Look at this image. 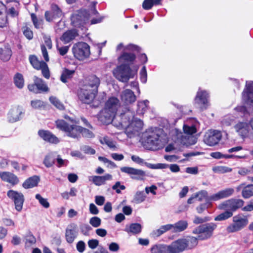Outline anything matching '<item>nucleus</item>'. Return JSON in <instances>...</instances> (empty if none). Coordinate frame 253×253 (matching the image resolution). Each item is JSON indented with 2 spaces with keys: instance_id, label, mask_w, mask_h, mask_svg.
I'll list each match as a JSON object with an SVG mask.
<instances>
[{
  "instance_id": "1",
  "label": "nucleus",
  "mask_w": 253,
  "mask_h": 253,
  "mask_svg": "<svg viewBox=\"0 0 253 253\" xmlns=\"http://www.w3.org/2000/svg\"><path fill=\"white\" fill-rule=\"evenodd\" d=\"M122 126L125 127V133L127 136L131 138L139 135L143 123L140 119L134 117L133 112L128 110L122 114Z\"/></svg>"
},
{
  "instance_id": "2",
  "label": "nucleus",
  "mask_w": 253,
  "mask_h": 253,
  "mask_svg": "<svg viewBox=\"0 0 253 253\" xmlns=\"http://www.w3.org/2000/svg\"><path fill=\"white\" fill-rule=\"evenodd\" d=\"M56 125L58 128L64 131L70 137L78 138L81 134L87 138H92L94 136L91 131L79 126L69 125L63 120H57Z\"/></svg>"
},
{
  "instance_id": "3",
  "label": "nucleus",
  "mask_w": 253,
  "mask_h": 253,
  "mask_svg": "<svg viewBox=\"0 0 253 253\" xmlns=\"http://www.w3.org/2000/svg\"><path fill=\"white\" fill-rule=\"evenodd\" d=\"M197 239L193 236H186L178 239L169 245L170 253H181L195 248L198 245Z\"/></svg>"
},
{
  "instance_id": "4",
  "label": "nucleus",
  "mask_w": 253,
  "mask_h": 253,
  "mask_svg": "<svg viewBox=\"0 0 253 253\" xmlns=\"http://www.w3.org/2000/svg\"><path fill=\"white\" fill-rule=\"evenodd\" d=\"M138 68L137 65L131 68L127 65H120L113 70V74L120 82L127 83L129 79L134 78L137 75Z\"/></svg>"
},
{
  "instance_id": "5",
  "label": "nucleus",
  "mask_w": 253,
  "mask_h": 253,
  "mask_svg": "<svg viewBox=\"0 0 253 253\" xmlns=\"http://www.w3.org/2000/svg\"><path fill=\"white\" fill-rule=\"evenodd\" d=\"M234 193V189L228 188L218 191V192L208 197V192L206 190H201L194 195L195 199L198 201H202L207 199L209 202L216 201L220 199L227 198L232 196Z\"/></svg>"
},
{
  "instance_id": "6",
  "label": "nucleus",
  "mask_w": 253,
  "mask_h": 253,
  "mask_svg": "<svg viewBox=\"0 0 253 253\" xmlns=\"http://www.w3.org/2000/svg\"><path fill=\"white\" fill-rule=\"evenodd\" d=\"M136 49V47L133 44L125 46L123 43L119 44L117 46V51H123L122 54L118 57V62L120 65H127L130 66L135 59V55L130 51Z\"/></svg>"
},
{
  "instance_id": "7",
  "label": "nucleus",
  "mask_w": 253,
  "mask_h": 253,
  "mask_svg": "<svg viewBox=\"0 0 253 253\" xmlns=\"http://www.w3.org/2000/svg\"><path fill=\"white\" fill-rule=\"evenodd\" d=\"M97 13V11L95 8L91 9L89 11H87L85 10L76 11L71 17L72 25L78 28L83 27L93 15H95Z\"/></svg>"
},
{
  "instance_id": "8",
  "label": "nucleus",
  "mask_w": 253,
  "mask_h": 253,
  "mask_svg": "<svg viewBox=\"0 0 253 253\" xmlns=\"http://www.w3.org/2000/svg\"><path fill=\"white\" fill-rule=\"evenodd\" d=\"M214 223L211 222L202 224L196 228L192 232L194 234H198V240H206L211 238L214 230L216 228Z\"/></svg>"
},
{
  "instance_id": "9",
  "label": "nucleus",
  "mask_w": 253,
  "mask_h": 253,
  "mask_svg": "<svg viewBox=\"0 0 253 253\" xmlns=\"http://www.w3.org/2000/svg\"><path fill=\"white\" fill-rule=\"evenodd\" d=\"M232 221V223L229 224L226 228L228 233L237 232L242 230L249 223L248 217L241 214L233 216Z\"/></svg>"
},
{
  "instance_id": "10",
  "label": "nucleus",
  "mask_w": 253,
  "mask_h": 253,
  "mask_svg": "<svg viewBox=\"0 0 253 253\" xmlns=\"http://www.w3.org/2000/svg\"><path fill=\"white\" fill-rule=\"evenodd\" d=\"M172 139L181 144L186 146L195 144L197 142V138L193 135L183 134L177 128L172 129L171 131Z\"/></svg>"
},
{
  "instance_id": "11",
  "label": "nucleus",
  "mask_w": 253,
  "mask_h": 253,
  "mask_svg": "<svg viewBox=\"0 0 253 253\" xmlns=\"http://www.w3.org/2000/svg\"><path fill=\"white\" fill-rule=\"evenodd\" d=\"M72 50L74 57L80 60L86 58L90 54L89 46L84 42H78L74 44Z\"/></svg>"
},
{
  "instance_id": "12",
  "label": "nucleus",
  "mask_w": 253,
  "mask_h": 253,
  "mask_svg": "<svg viewBox=\"0 0 253 253\" xmlns=\"http://www.w3.org/2000/svg\"><path fill=\"white\" fill-rule=\"evenodd\" d=\"M244 203V201L242 199H230L220 204L218 208L220 210L228 209L233 212V211L242 208Z\"/></svg>"
},
{
  "instance_id": "13",
  "label": "nucleus",
  "mask_w": 253,
  "mask_h": 253,
  "mask_svg": "<svg viewBox=\"0 0 253 253\" xmlns=\"http://www.w3.org/2000/svg\"><path fill=\"white\" fill-rule=\"evenodd\" d=\"M7 196L9 198L13 201L15 207V209L20 211L22 208L24 202V197L23 194L16 191L10 190L7 192Z\"/></svg>"
},
{
  "instance_id": "14",
  "label": "nucleus",
  "mask_w": 253,
  "mask_h": 253,
  "mask_svg": "<svg viewBox=\"0 0 253 253\" xmlns=\"http://www.w3.org/2000/svg\"><path fill=\"white\" fill-rule=\"evenodd\" d=\"M222 134L219 131L214 130L206 133L204 142L209 146H212L217 144L221 140Z\"/></svg>"
},
{
  "instance_id": "15",
  "label": "nucleus",
  "mask_w": 253,
  "mask_h": 253,
  "mask_svg": "<svg viewBox=\"0 0 253 253\" xmlns=\"http://www.w3.org/2000/svg\"><path fill=\"white\" fill-rule=\"evenodd\" d=\"M24 113V111L22 107L15 106L8 111L7 115V121L11 123L18 122L21 120Z\"/></svg>"
},
{
  "instance_id": "16",
  "label": "nucleus",
  "mask_w": 253,
  "mask_h": 253,
  "mask_svg": "<svg viewBox=\"0 0 253 253\" xmlns=\"http://www.w3.org/2000/svg\"><path fill=\"white\" fill-rule=\"evenodd\" d=\"M97 93V92L84 86L79 92L78 96L83 102L89 104L94 100Z\"/></svg>"
},
{
  "instance_id": "17",
  "label": "nucleus",
  "mask_w": 253,
  "mask_h": 253,
  "mask_svg": "<svg viewBox=\"0 0 253 253\" xmlns=\"http://www.w3.org/2000/svg\"><path fill=\"white\" fill-rule=\"evenodd\" d=\"M122 103L125 106H128L135 102L136 95L134 92L129 89H125L122 91L120 94Z\"/></svg>"
},
{
  "instance_id": "18",
  "label": "nucleus",
  "mask_w": 253,
  "mask_h": 253,
  "mask_svg": "<svg viewBox=\"0 0 253 253\" xmlns=\"http://www.w3.org/2000/svg\"><path fill=\"white\" fill-rule=\"evenodd\" d=\"M121 171L129 175L132 179L142 180L145 176V172L142 169H136L132 167H123L121 168Z\"/></svg>"
},
{
  "instance_id": "19",
  "label": "nucleus",
  "mask_w": 253,
  "mask_h": 253,
  "mask_svg": "<svg viewBox=\"0 0 253 253\" xmlns=\"http://www.w3.org/2000/svg\"><path fill=\"white\" fill-rule=\"evenodd\" d=\"M209 93L206 90L199 89L195 98V104L203 109L207 108L209 105Z\"/></svg>"
},
{
  "instance_id": "20",
  "label": "nucleus",
  "mask_w": 253,
  "mask_h": 253,
  "mask_svg": "<svg viewBox=\"0 0 253 253\" xmlns=\"http://www.w3.org/2000/svg\"><path fill=\"white\" fill-rule=\"evenodd\" d=\"M131 159L134 162L140 165H144L148 168L151 169H165L168 167V166L166 164L158 163L152 164L145 162L143 159L135 155L131 156Z\"/></svg>"
},
{
  "instance_id": "21",
  "label": "nucleus",
  "mask_w": 253,
  "mask_h": 253,
  "mask_svg": "<svg viewBox=\"0 0 253 253\" xmlns=\"http://www.w3.org/2000/svg\"><path fill=\"white\" fill-rule=\"evenodd\" d=\"M250 124L247 122H240L234 126V128L240 137L246 138L249 135L250 131Z\"/></svg>"
},
{
  "instance_id": "22",
  "label": "nucleus",
  "mask_w": 253,
  "mask_h": 253,
  "mask_svg": "<svg viewBox=\"0 0 253 253\" xmlns=\"http://www.w3.org/2000/svg\"><path fill=\"white\" fill-rule=\"evenodd\" d=\"M237 192L242 190V196L244 199H249L253 196V184L246 185L243 183L236 187Z\"/></svg>"
},
{
  "instance_id": "23",
  "label": "nucleus",
  "mask_w": 253,
  "mask_h": 253,
  "mask_svg": "<svg viewBox=\"0 0 253 253\" xmlns=\"http://www.w3.org/2000/svg\"><path fill=\"white\" fill-rule=\"evenodd\" d=\"M116 113L104 108L98 114V120L104 124L110 123Z\"/></svg>"
},
{
  "instance_id": "24",
  "label": "nucleus",
  "mask_w": 253,
  "mask_h": 253,
  "mask_svg": "<svg viewBox=\"0 0 253 253\" xmlns=\"http://www.w3.org/2000/svg\"><path fill=\"white\" fill-rule=\"evenodd\" d=\"M78 235L77 225L75 223L70 224L66 228L65 237L69 243L74 242Z\"/></svg>"
},
{
  "instance_id": "25",
  "label": "nucleus",
  "mask_w": 253,
  "mask_h": 253,
  "mask_svg": "<svg viewBox=\"0 0 253 253\" xmlns=\"http://www.w3.org/2000/svg\"><path fill=\"white\" fill-rule=\"evenodd\" d=\"M120 105V101L117 97L111 96L105 102L104 107L106 108V109H108L116 113Z\"/></svg>"
},
{
  "instance_id": "26",
  "label": "nucleus",
  "mask_w": 253,
  "mask_h": 253,
  "mask_svg": "<svg viewBox=\"0 0 253 253\" xmlns=\"http://www.w3.org/2000/svg\"><path fill=\"white\" fill-rule=\"evenodd\" d=\"M38 134L44 140L51 143L57 144L60 141L55 135L48 130H40Z\"/></svg>"
},
{
  "instance_id": "27",
  "label": "nucleus",
  "mask_w": 253,
  "mask_h": 253,
  "mask_svg": "<svg viewBox=\"0 0 253 253\" xmlns=\"http://www.w3.org/2000/svg\"><path fill=\"white\" fill-rule=\"evenodd\" d=\"M100 83V79L96 76L92 75L88 78L87 83L84 86L88 89H91L95 92H98V87Z\"/></svg>"
},
{
  "instance_id": "28",
  "label": "nucleus",
  "mask_w": 253,
  "mask_h": 253,
  "mask_svg": "<svg viewBox=\"0 0 253 253\" xmlns=\"http://www.w3.org/2000/svg\"><path fill=\"white\" fill-rule=\"evenodd\" d=\"M44 44L41 45L42 56L46 61H48L49 57L45 46L49 49L52 48V44L50 36L44 35L43 37Z\"/></svg>"
},
{
  "instance_id": "29",
  "label": "nucleus",
  "mask_w": 253,
  "mask_h": 253,
  "mask_svg": "<svg viewBox=\"0 0 253 253\" xmlns=\"http://www.w3.org/2000/svg\"><path fill=\"white\" fill-rule=\"evenodd\" d=\"M112 176L110 174H106L103 176H92L89 178V180L91 181L95 185L100 186L105 183L107 180H111Z\"/></svg>"
},
{
  "instance_id": "30",
  "label": "nucleus",
  "mask_w": 253,
  "mask_h": 253,
  "mask_svg": "<svg viewBox=\"0 0 253 253\" xmlns=\"http://www.w3.org/2000/svg\"><path fill=\"white\" fill-rule=\"evenodd\" d=\"M1 179L4 181L8 182L12 185H16L19 182L17 176L9 172H3L1 173Z\"/></svg>"
},
{
  "instance_id": "31",
  "label": "nucleus",
  "mask_w": 253,
  "mask_h": 253,
  "mask_svg": "<svg viewBox=\"0 0 253 253\" xmlns=\"http://www.w3.org/2000/svg\"><path fill=\"white\" fill-rule=\"evenodd\" d=\"M78 36V34L76 30H71L65 32L60 39L64 44H66L74 40Z\"/></svg>"
},
{
  "instance_id": "32",
  "label": "nucleus",
  "mask_w": 253,
  "mask_h": 253,
  "mask_svg": "<svg viewBox=\"0 0 253 253\" xmlns=\"http://www.w3.org/2000/svg\"><path fill=\"white\" fill-rule=\"evenodd\" d=\"M150 253H170L169 245L157 244L152 246Z\"/></svg>"
},
{
  "instance_id": "33",
  "label": "nucleus",
  "mask_w": 253,
  "mask_h": 253,
  "mask_svg": "<svg viewBox=\"0 0 253 253\" xmlns=\"http://www.w3.org/2000/svg\"><path fill=\"white\" fill-rule=\"evenodd\" d=\"M57 153L56 152H50L46 154L43 161V164L46 168H50L55 163Z\"/></svg>"
},
{
  "instance_id": "34",
  "label": "nucleus",
  "mask_w": 253,
  "mask_h": 253,
  "mask_svg": "<svg viewBox=\"0 0 253 253\" xmlns=\"http://www.w3.org/2000/svg\"><path fill=\"white\" fill-rule=\"evenodd\" d=\"M40 181L39 176L34 175L26 179L22 184L25 189L32 188L36 186Z\"/></svg>"
},
{
  "instance_id": "35",
  "label": "nucleus",
  "mask_w": 253,
  "mask_h": 253,
  "mask_svg": "<svg viewBox=\"0 0 253 253\" xmlns=\"http://www.w3.org/2000/svg\"><path fill=\"white\" fill-rule=\"evenodd\" d=\"M147 142L154 146H160L163 145V142L160 138V136L155 133H153L147 137Z\"/></svg>"
},
{
  "instance_id": "36",
  "label": "nucleus",
  "mask_w": 253,
  "mask_h": 253,
  "mask_svg": "<svg viewBox=\"0 0 253 253\" xmlns=\"http://www.w3.org/2000/svg\"><path fill=\"white\" fill-rule=\"evenodd\" d=\"M141 225L140 224L132 223L129 225H126L125 231L128 234H137L141 232Z\"/></svg>"
},
{
  "instance_id": "37",
  "label": "nucleus",
  "mask_w": 253,
  "mask_h": 253,
  "mask_svg": "<svg viewBox=\"0 0 253 253\" xmlns=\"http://www.w3.org/2000/svg\"><path fill=\"white\" fill-rule=\"evenodd\" d=\"M171 230L174 232H181L186 229L188 226V223L186 221L180 220L172 224Z\"/></svg>"
},
{
  "instance_id": "38",
  "label": "nucleus",
  "mask_w": 253,
  "mask_h": 253,
  "mask_svg": "<svg viewBox=\"0 0 253 253\" xmlns=\"http://www.w3.org/2000/svg\"><path fill=\"white\" fill-rule=\"evenodd\" d=\"M172 227V224H169L161 226L159 229L154 230L152 233L153 237H158L167 231L170 230Z\"/></svg>"
},
{
  "instance_id": "39",
  "label": "nucleus",
  "mask_w": 253,
  "mask_h": 253,
  "mask_svg": "<svg viewBox=\"0 0 253 253\" xmlns=\"http://www.w3.org/2000/svg\"><path fill=\"white\" fill-rule=\"evenodd\" d=\"M34 82L37 85L39 92L42 91L45 92L48 90L47 86L44 83L43 81L41 79L35 77Z\"/></svg>"
},
{
  "instance_id": "40",
  "label": "nucleus",
  "mask_w": 253,
  "mask_h": 253,
  "mask_svg": "<svg viewBox=\"0 0 253 253\" xmlns=\"http://www.w3.org/2000/svg\"><path fill=\"white\" fill-rule=\"evenodd\" d=\"M250 107L247 109L244 106H238L235 108V110L238 113L239 116H245L247 113H251L253 111V108L252 106L249 105Z\"/></svg>"
},
{
  "instance_id": "41",
  "label": "nucleus",
  "mask_w": 253,
  "mask_h": 253,
  "mask_svg": "<svg viewBox=\"0 0 253 253\" xmlns=\"http://www.w3.org/2000/svg\"><path fill=\"white\" fill-rule=\"evenodd\" d=\"M149 101L148 100L140 101L137 103V113L143 115L147 109Z\"/></svg>"
},
{
  "instance_id": "42",
  "label": "nucleus",
  "mask_w": 253,
  "mask_h": 253,
  "mask_svg": "<svg viewBox=\"0 0 253 253\" xmlns=\"http://www.w3.org/2000/svg\"><path fill=\"white\" fill-rule=\"evenodd\" d=\"M74 72V70H69L67 69H64L61 76V81L64 83L67 82L68 80L73 77Z\"/></svg>"
},
{
  "instance_id": "43",
  "label": "nucleus",
  "mask_w": 253,
  "mask_h": 253,
  "mask_svg": "<svg viewBox=\"0 0 253 253\" xmlns=\"http://www.w3.org/2000/svg\"><path fill=\"white\" fill-rule=\"evenodd\" d=\"M29 60L33 67L37 70H40V68L42 66V63H45L42 61H40L38 60L37 57L34 55L30 56Z\"/></svg>"
},
{
  "instance_id": "44",
  "label": "nucleus",
  "mask_w": 253,
  "mask_h": 253,
  "mask_svg": "<svg viewBox=\"0 0 253 253\" xmlns=\"http://www.w3.org/2000/svg\"><path fill=\"white\" fill-rule=\"evenodd\" d=\"M12 55V51L9 47H6L1 51V60L4 61H8Z\"/></svg>"
},
{
  "instance_id": "45",
  "label": "nucleus",
  "mask_w": 253,
  "mask_h": 253,
  "mask_svg": "<svg viewBox=\"0 0 253 253\" xmlns=\"http://www.w3.org/2000/svg\"><path fill=\"white\" fill-rule=\"evenodd\" d=\"M212 170L215 173H224L231 172L232 171V169L226 166H217L213 167Z\"/></svg>"
},
{
  "instance_id": "46",
  "label": "nucleus",
  "mask_w": 253,
  "mask_h": 253,
  "mask_svg": "<svg viewBox=\"0 0 253 253\" xmlns=\"http://www.w3.org/2000/svg\"><path fill=\"white\" fill-rule=\"evenodd\" d=\"M232 215L233 212L228 210V211L223 212L216 216L214 218V220L215 221H222L228 219Z\"/></svg>"
},
{
  "instance_id": "47",
  "label": "nucleus",
  "mask_w": 253,
  "mask_h": 253,
  "mask_svg": "<svg viewBox=\"0 0 253 253\" xmlns=\"http://www.w3.org/2000/svg\"><path fill=\"white\" fill-rule=\"evenodd\" d=\"M14 82L15 85L19 88H22L24 84V81L21 74L17 73L14 78Z\"/></svg>"
},
{
  "instance_id": "48",
  "label": "nucleus",
  "mask_w": 253,
  "mask_h": 253,
  "mask_svg": "<svg viewBox=\"0 0 253 253\" xmlns=\"http://www.w3.org/2000/svg\"><path fill=\"white\" fill-rule=\"evenodd\" d=\"M183 130L185 135L193 134L196 132V128L195 126H189L187 124H184L183 126Z\"/></svg>"
},
{
  "instance_id": "49",
  "label": "nucleus",
  "mask_w": 253,
  "mask_h": 253,
  "mask_svg": "<svg viewBox=\"0 0 253 253\" xmlns=\"http://www.w3.org/2000/svg\"><path fill=\"white\" fill-rule=\"evenodd\" d=\"M19 4L18 2H15V7L12 6L9 9L6 8V13L7 15H9L12 17H16L18 15V6Z\"/></svg>"
},
{
  "instance_id": "50",
  "label": "nucleus",
  "mask_w": 253,
  "mask_h": 253,
  "mask_svg": "<svg viewBox=\"0 0 253 253\" xmlns=\"http://www.w3.org/2000/svg\"><path fill=\"white\" fill-rule=\"evenodd\" d=\"M100 142L102 144H106L109 147L111 148H113L116 147L115 143L113 142L111 139H110L108 136H104L103 137H101L99 139Z\"/></svg>"
},
{
  "instance_id": "51",
  "label": "nucleus",
  "mask_w": 253,
  "mask_h": 253,
  "mask_svg": "<svg viewBox=\"0 0 253 253\" xmlns=\"http://www.w3.org/2000/svg\"><path fill=\"white\" fill-rule=\"evenodd\" d=\"M35 198L39 201V203L44 208L47 209L49 207L50 204L47 201V199L43 198L39 194H36Z\"/></svg>"
},
{
  "instance_id": "52",
  "label": "nucleus",
  "mask_w": 253,
  "mask_h": 253,
  "mask_svg": "<svg viewBox=\"0 0 253 253\" xmlns=\"http://www.w3.org/2000/svg\"><path fill=\"white\" fill-rule=\"evenodd\" d=\"M145 197L144 192H137L134 196L133 200L135 203L139 204L145 200Z\"/></svg>"
},
{
  "instance_id": "53",
  "label": "nucleus",
  "mask_w": 253,
  "mask_h": 253,
  "mask_svg": "<svg viewBox=\"0 0 253 253\" xmlns=\"http://www.w3.org/2000/svg\"><path fill=\"white\" fill-rule=\"evenodd\" d=\"M50 102L57 108L60 110L64 109V105L61 103L60 101L56 97L51 96L49 98Z\"/></svg>"
},
{
  "instance_id": "54",
  "label": "nucleus",
  "mask_w": 253,
  "mask_h": 253,
  "mask_svg": "<svg viewBox=\"0 0 253 253\" xmlns=\"http://www.w3.org/2000/svg\"><path fill=\"white\" fill-rule=\"evenodd\" d=\"M56 47L59 54L63 56L65 55L68 51L69 49V45L61 46L60 43L57 42Z\"/></svg>"
},
{
  "instance_id": "55",
  "label": "nucleus",
  "mask_w": 253,
  "mask_h": 253,
  "mask_svg": "<svg viewBox=\"0 0 253 253\" xmlns=\"http://www.w3.org/2000/svg\"><path fill=\"white\" fill-rule=\"evenodd\" d=\"M36 238L32 235H28L25 237V246L30 247L36 243Z\"/></svg>"
},
{
  "instance_id": "56",
  "label": "nucleus",
  "mask_w": 253,
  "mask_h": 253,
  "mask_svg": "<svg viewBox=\"0 0 253 253\" xmlns=\"http://www.w3.org/2000/svg\"><path fill=\"white\" fill-rule=\"evenodd\" d=\"M51 10L53 15L57 17H60L62 15V12L58 6L56 4H52Z\"/></svg>"
},
{
  "instance_id": "57",
  "label": "nucleus",
  "mask_w": 253,
  "mask_h": 253,
  "mask_svg": "<svg viewBox=\"0 0 253 253\" xmlns=\"http://www.w3.org/2000/svg\"><path fill=\"white\" fill-rule=\"evenodd\" d=\"M89 222L93 227L96 228L101 225V220L98 217L94 216L89 219Z\"/></svg>"
},
{
  "instance_id": "58",
  "label": "nucleus",
  "mask_w": 253,
  "mask_h": 253,
  "mask_svg": "<svg viewBox=\"0 0 253 253\" xmlns=\"http://www.w3.org/2000/svg\"><path fill=\"white\" fill-rule=\"evenodd\" d=\"M42 64V66L40 68V69L42 70V74L44 78L49 79L50 77V73L47 65L45 63Z\"/></svg>"
},
{
  "instance_id": "59",
  "label": "nucleus",
  "mask_w": 253,
  "mask_h": 253,
  "mask_svg": "<svg viewBox=\"0 0 253 253\" xmlns=\"http://www.w3.org/2000/svg\"><path fill=\"white\" fill-rule=\"evenodd\" d=\"M31 16L35 28H40L42 24V19H38L36 15L34 13H32Z\"/></svg>"
},
{
  "instance_id": "60",
  "label": "nucleus",
  "mask_w": 253,
  "mask_h": 253,
  "mask_svg": "<svg viewBox=\"0 0 253 253\" xmlns=\"http://www.w3.org/2000/svg\"><path fill=\"white\" fill-rule=\"evenodd\" d=\"M211 203L210 202L202 204L196 208V210L198 213H202L206 209H208L209 207L211 206Z\"/></svg>"
},
{
  "instance_id": "61",
  "label": "nucleus",
  "mask_w": 253,
  "mask_h": 253,
  "mask_svg": "<svg viewBox=\"0 0 253 253\" xmlns=\"http://www.w3.org/2000/svg\"><path fill=\"white\" fill-rule=\"evenodd\" d=\"M31 106L35 109H39L44 106V103L40 100H34L31 102Z\"/></svg>"
},
{
  "instance_id": "62",
  "label": "nucleus",
  "mask_w": 253,
  "mask_h": 253,
  "mask_svg": "<svg viewBox=\"0 0 253 253\" xmlns=\"http://www.w3.org/2000/svg\"><path fill=\"white\" fill-rule=\"evenodd\" d=\"M112 189L115 190L117 193H120L121 190H125L126 187L124 185H121L120 181H118L112 186Z\"/></svg>"
},
{
  "instance_id": "63",
  "label": "nucleus",
  "mask_w": 253,
  "mask_h": 253,
  "mask_svg": "<svg viewBox=\"0 0 253 253\" xmlns=\"http://www.w3.org/2000/svg\"><path fill=\"white\" fill-rule=\"evenodd\" d=\"M140 80L142 83L145 84L147 82V72L145 66H143L141 69L140 72Z\"/></svg>"
},
{
  "instance_id": "64",
  "label": "nucleus",
  "mask_w": 253,
  "mask_h": 253,
  "mask_svg": "<svg viewBox=\"0 0 253 253\" xmlns=\"http://www.w3.org/2000/svg\"><path fill=\"white\" fill-rule=\"evenodd\" d=\"M154 5V0H144L142 4V7L145 10H149Z\"/></svg>"
}]
</instances>
